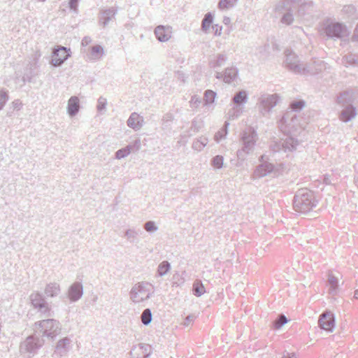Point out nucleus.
Masks as SVG:
<instances>
[{
  "label": "nucleus",
  "instance_id": "11",
  "mask_svg": "<svg viewBox=\"0 0 358 358\" xmlns=\"http://www.w3.org/2000/svg\"><path fill=\"white\" fill-rule=\"evenodd\" d=\"M71 340L69 337L59 339L56 343L52 357L62 358L66 356L71 349Z\"/></svg>",
  "mask_w": 358,
  "mask_h": 358
},
{
  "label": "nucleus",
  "instance_id": "56",
  "mask_svg": "<svg viewBox=\"0 0 358 358\" xmlns=\"http://www.w3.org/2000/svg\"><path fill=\"white\" fill-rule=\"evenodd\" d=\"M79 0H69V6L71 10L77 11Z\"/></svg>",
  "mask_w": 358,
  "mask_h": 358
},
{
  "label": "nucleus",
  "instance_id": "22",
  "mask_svg": "<svg viewBox=\"0 0 358 358\" xmlns=\"http://www.w3.org/2000/svg\"><path fill=\"white\" fill-rule=\"evenodd\" d=\"M169 27L163 25L157 26L155 29L156 38L161 42H166L171 38V30Z\"/></svg>",
  "mask_w": 358,
  "mask_h": 358
},
{
  "label": "nucleus",
  "instance_id": "43",
  "mask_svg": "<svg viewBox=\"0 0 358 358\" xmlns=\"http://www.w3.org/2000/svg\"><path fill=\"white\" fill-rule=\"evenodd\" d=\"M305 106V101L303 100L294 101L290 103V111H293V113H296L297 111H300Z\"/></svg>",
  "mask_w": 358,
  "mask_h": 358
},
{
  "label": "nucleus",
  "instance_id": "4",
  "mask_svg": "<svg viewBox=\"0 0 358 358\" xmlns=\"http://www.w3.org/2000/svg\"><path fill=\"white\" fill-rule=\"evenodd\" d=\"M34 331H37V334L41 338L47 337L54 340L62 331L60 322L55 319L48 318L37 321L34 323Z\"/></svg>",
  "mask_w": 358,
  "mask_h": 358
},
{
  "label": "nucleus",
  "instance_id": "44",
  "mask_svg": "<svg viewBox=\"0 0 358 358\" xmlns=\"http://www.w3.org/2000/svg\"><path fill=\"white\" fill-rule=\"evenodd\" d=\"M224 157L222 155H216L211 159V165L215 169H221L223 166Z\"/></svg>",
  "mask_w": 358,
  "mask_h": 358
},
{
  "label": "nucleus",
  "instance_id": "41",
  "mask_svg": "<svg viewBox=\"0 0 358 358\" xmlns=\"http://www.w3.org/2000/svg\"><path fill=\"white\" fill-rule=\"evenodd\" d=\"M131 145H127L124 148L118 150L115 152V158L120 159L127 157L131 152Z\"/></svg>",
  "mask_w": 358,
  "mask_h": 358
},
{
  "label": "nucleus",
  "instance_id": "62",
  "mask_svg": "<svg viewBox=\"0 0 358 358\" xmlns=\"http://www.w3.org/2000/svg\"><path fill=\"white\" fill-rule=\"evenodd\" d=\"M222 137H223L222 134L219 131V132L215 134V140L217 142H219L221 140V138H222Z\"/></svg>",
  "mask_w": 358,
  "mask_h": 358
},
{
  "label": "nucleus",
  "instance_id": "6",
  "mask_svg": "<svg viewBox=\"0 0 358 358\" xmlns=\"http://www.w3.org/2000/svg\"><path fill=\"white\" fill-rule=\"evenodd\" d=\"M321 32L328 38L336 40L345 36L348 29L344 24L327 19L321 24Z\"/></svg>",
  "mask_w": 358,
  "mask_h": 358
},
{
  "label": "nucleus",
  "instance_id": "55",
  "mask_svg": "<svg viewBox=\"0 0 358 358\" xmlns=\"http://www.w3.org/2000/svg\"><path fill=\"white\" fill-rule=\"evenodd\" d=\"M192 148L197 151H201L204 148V146L196 139L192 143Z\"/></svg>",
  "mask_w": 358,
  "mask_h": 358
},
{
  "label": "nucleus",
  "instance_id": "7",
  "mask_svg": "<svg viewBox=\"0 0 358 358\" xmlns=\"http://www.w3.org/2000/svg\"><path fill=\"white\" fill-rule=\"evenodd\" d=\"M151 287L152 285L147 282L135 284L129 292L130 299L135 303H139L149 299L153 293Z\"/></svg>",
  "mask_w": 358,
  "mask_h": 358
},
{
  "label": "nucleus",
  "instance_id": "30",
  "mask_svg": "<svg viewBox=\"0 0 358 358\" xmlns=\"http://www.w3.org/2000/svg\"><path fill=\"white\" fill-rule=\"evenodd\" d=\"M206 292L205 287L200 280H196L192 285V293L194 296L199 297Z\"/></svg>",
  "mask_w": 358,
  "mask_h": 358
},
{
  "label": "nucleus",
  "instance_id": "60",
  "mask_svg": "<svg viewBox=\"0 0 358 358\" xmlns=\"http://www.w3.org/2000/svg\"><path fill=\"white\" fill-rule=\"evenodd\" d=\"M213 29L215 30V35L220 36L222 34V27H219L217 24L213 26Z\"/></svg>",
  "mask_w": 358,
  "mask_h": 358
},
{
  "label": "nucleus",
  "instance_id": "28",
  "mask_svg": "<svg viewBox=\"0 0 358 358\" xmlns=\"http://www.w3.org/2000/svg\"><path fill=\"white\" fill-rule=\"evenodd\" d=\"M103 55V48L100 45H96L90 48L89 58L91 60H99Z\"/></svg>",
  "mask_w": 358,
  "mask_h": 358
},
{
  "label": "nucleus",
  "instance_id": "58",
  "mask_svg": "<svg viewBox=\"0 0 358 358\" xmlns=\"http://www.w3.org/2000/svg\"><path fill=\"white\" fill-rule=\"evenodd\" d=\"M194 319V315H188L184 322H183V325L185 326V327H188L190 325V324L193 322Z\"/></svg>",
  "mask_w": 358,
  "mask_h": 358
},
{
  "label": "nucleus",
  "instance_id": "51",
  "mask_svg": "<svg viewBox=\"0 0 358 358\" xmlns=\"http://www.w3.org/2000/svg\"><path fill=\"white\" fill-rule=\"evenodd\" d=\"M107 103V101L105 98L101 96L98 99V103H97V110L99 111H101L102 110L105 109Z\"/></svg>",
  "mask_w": 358,
  "mask_h": 358
},
{
  "label": "nucleus",
  "instance_id": "19",
  "mask_svg": "<svg viewBox=\"0 0 358 358\" xmlns=\"http://www.w3.org/2000/svg\"><path fill=\"white\" fill-rule=\"evenodd\" d=\"M273 170L274 165L270 162H265L256 167L254 174L257 178H262L273 172Z\"/></svg>",
  "mask_w": 358,
  "mask_h": 358
},
{
  "label": "nucleus",
  "instance_id": "20",
  "mask_svg": "<svg viewBox=\"0 0 358 358\" xmlns=\"http://www.w3.org/2000/svg\"><path fill=\"white\" fill-rule=\"evenodd\" d=\"M343 109L341 112L339 118L344 122H348L355 118L357 115V109L353 104L343 107Z\"/></svg>",
  "mask_w": 358,
  "mask_h": 358
},
{
  "label": "nucleus",
  "instance_id": "64",
  "mask_svg": "<svg viewBox=\"0 0 358 358\" xmlns=\"http://www.w3.org/2000/svg\"><path fill=\"white\" fill-rule=\"evenodd\" d=\"M223 22L225 24H229L231 22V19L229 17H224L223 19Z\"/></svg>",
  "mask_w": 358,
  "mask_h": 358
},
{
  "label": "nucleus",
  "instance_id": "18",
  "mask_svg": "<svg viewBox=\"0 0 358 358\" xmlns=\"http://www.w3.org/2000/svg\"><path fill=\"white\" fill-rule=\"evenodd\" d=\"M143 117L137 113H132L127 121V126L135 131H138L143 126Z\"/></svg>",
  "mask_w": 358,
  "mask_h": 358
},
{
  "label": "nucleus",
  "instance_id": "35",
  "mask_svg": "<svg viewBox=\"0 0 358 358\" xmlns=\"http://www.w3.org/2000/svg\"><path fill=\"white\" fill-rule=\"evenodd\" d=\"M69 50L66 47H59L54 51L53 54L65 62L70 56Z\"/></svg>",
  "mask_w": 358,
  "mask_h": 358
},
{
  "label": "nucleus",
  "instance_id": "50",
  "mask_svg": "<svg viewBox=\"0 0 358 358\" xmlns=\"http://www.w3.org/2000/svg\"><path fill=\"white\" fill-rule=\"evenodd\" d=\"M64 61L59 58L57 56H56L55 54H53L52 58L51 59V64L54 66H60L62 64H64Z\"/></svg>",
  "mask_w": 358,
  "mask_h": 358
},
{
  "label": "nucleus",
  "instance_id": "14",
  "mask_svg": "<svg viewBox=\"0 0 358 358\" xmlns=\"http://www.w3.org/2000/svg\"><path fill=\"white\" fill-rule=\"evenodd\" d=\"M318 323L321 329L332 331L335 327V319L333 314L327 312L320 315Z\"/></svg>",
  "mask_w": 358,
  "mask_h": 358
},
{
  "label": "nucleus",
  "instance_id": "33",
  "mask_svg": "<svg viewBox=\"0 0 358 358\" xmlns=\"http://www.w3.org/2000/svg\"><path fill=\"white\" fill-rule=\"evenodd\" d=\"M37 310L44 317H50L54 315V312L52 310L48 302L41 306L39 308H37Z\"/></svg>",
  "mask_w": 358,
  "mask_h": 358
},
{
  "label": "nucleus",
  "instance_id": "47",
  "mask_svg": "<svg viewBox=\"0 0 358 358\" xmlns=\"http://www.w3.org/2000/svg\"><path fill=\"white\" fill-rule=\"evenodd\" d=\"M8 99V92L3 90H0V110L3 108Z\"/></svg>",
  "mask_w": 358,
  "mask_h": 358
},
{
  "label": "nucleus",
  "instance_id": "16",
  "mask_svg": "<svg viewBox=\"0 0 358 358\" xmlns=\"http://www.w3.org/2000/svg\"><path fill=\"white\" fill-rule=\"evenodd\" d=\"M355 101L354 92L350 90H345L340 92L336 97V103L341 107L352 104Z\"/></svg>",
  "mask_w": 358,
  "mask_h": 358
},
{
  "label": "nucleus",
  "instance_id": "23",
  "mask_svg": "<svg viewBox=\"0 0 358 358\" xmlns=\"http://www.w3.org/2000/svg\"><path fill=\"white\" fill-rule=\"evenodd\" d=\"M61 292L59 284L57 282H50L46 285L44 293L47 297H57Z\"/></svg>",
  "mask_w": 358,
  "mask_h": 358
},
{
  "label": "nucleus",
  "instance_id": "59",
  "mask_svg": "<svg viewBox=\"0 0 358 358\" xmlns=\"http://www.w3.org/2000/svg\"><path fill=\"white\" fill-rule=\"evenodd\" d=\"M92 42V39L90 36H85L81 41L83 46H87Z\"/></svg>",
  "mask_w": 358,
  "mask_h": 358
},
{
  "label": "nucleus",
  "instance_id": "12",
  "mask_svg": "<svg viewBox=\"0 0 358 358\" xmlns=\"http://www.w3.org/2000/svg\"><path fill=\"white\" fill-rule=\"evenodd\" d=\"M324 62L321 60L310 63H302L300 75H315L319 73L324 69Z\"/></svg>",
  "mask_w": 358,
  "mask_h": 358
},
{
  "label": "nucleus",
  "instance_id": "45",
  "mask_svg": "<svg viewBox=\"0 0 358 358\" xmlns=\"http://www.w3.org/2000/svg\"><path fill=\"white\" fill-rule=\"evenodd\" d=\"M343 62L345 65H355L357 63V57L352 54H349L343 57Z\"/></svg>",
  "mask_w": 358,
  "mask_h": 358
},
{
  "label": "nucleus",
  "instance_id": "36",
  "mask_svg": "<svg viewBox=\"0 0 358 358\" xmlns=\"http://www.w3.org/2000/svg\"><path fill=\"white\" fill-rule=\"evenodd\" d=\"M216 97V92L213 90H207L204 92L203 101L204 105L213 103Z\"/></svg>",
  "mask_w": 358,
  "mask_h": 358
},
{
  "label": "nucleus",
  "instance_id": "10",
  "mask_svg": "<svg viewBox=\"0 0 358 358\" xmlns=\"http://www.w3.org/2000/svg\"><path fill=\"white\" fill-rule=\"evenodd\" d=\"M293 6L297 8L299 17L311 15L315 10V3L312 0H289Z\"/></svg>",
  "mask_w": 358,
  "mask_h": 358
},
{
  "label": "nucleus",
  "instance_id": "48",
  "mask_svg": "<svg viewBox=\"0 0 358 358\" xmlns=\"http://www.w3.org/2000/svg\"><path fill=\"white\" fill-rule=\"evenodd\" d=\"M328 282L331 285V292L335 291L338 287V279L333 275H329Z\"/></svg>",
  "mask_w": 358,
  "mask_h": 358
},
{
  "label": "nucleus",
  "instance_id": "39",
  "mask_svg": "<svg viewBox=\"0 0 358 358\" xmlns=\"http://www.w3.org/2000/svg\"><path fill=\"white\" fill-rule=\"evenodd\" d=\"M238 0H220L218 3L219 8L228 9L234 7Z\"/></svg>",
  "mask_w": 358,
  "mask_h": 358
},
{
  "label": "nucleus",
  "instance_id": "13",
  "mask_svg": "<svg viewBox=\"0 0 358 358\" xmlns=\"http://www.w3.org/2000/svg\"><path fill=\"white\" fill-rule=\"evenodd\" d=\"M151 352V345L145 343H138L133 346L130 351V355L131 358H148Z\"/></svg>",
  "mask_w": 358,
  "mask_h": 358
},
{
  "label": "nucleus",
  "instance_id": "63",
  "mask_svg": "<svg viewBox=\"0 0 358 358\" xmlns=\"http://www.w3.org/2000/svg\"><path fill=\"white\" fill-rule=\"evenodd\" d=\"M282 358H296L294 354H289L284 355Z\"/></svg>",
  "mask_w": 358,
  "mask_h": 358
},
{
  "label": "nucleus",
  "instance_id": "46",
  "mask_svg": "<svg viewBox=\"0 0 358 358\" xmlns=\"http://www.w3.org/2000/svg\"><path fill=\"white\" fill-rule=\"evenodd\" d=\"M143 229L148 233H153L158 230V227L154 221H148L143 225Z\"/></svg>",
  "mask_w": 358,
  "mask_h": 358
},
{
  "label": "nucleus",
  "instance_id": "8",
  "mask_svg": "<svg viewBox=\"0 0 358 358\" xmlns=\"http://www.w3.org/2000/svg\"><path fill=\"white\" fill-rule=\"evenodd\" d=\"M284 55L285 59L283 62V64L286 69L296 74L303 73V71H301L303 62H301L296 53L290 49H286L284 52Z\"/></svg>",
  "mask_w": 358,
  "mask_h": 358
},
{
  "label": "nucleus",
  "instance_id": "34",
  "mask_svg": "<svg viewBox=\"0 0 358 358\" xmlns=\"http://www.w3.org/2000/svg\"><path fill=\"white\" fill-rule=\"evenodd\" d=\"M141 320L142 323L145 326L150 324L152 320V315L150 308H146L142 312Z\"/></svg>",
  "mask_w": 358,
  "mask_h": 358
},
{
  "label": "nucleus",
  "instance_id": "40",
  "mask_svg": "<svg viewBox=\"0 0 358 358\" xmlns=\"http://www.w3.org/2000/svg\"><path fill=\"white\" fill-rule=\"evenodd\" d=\"M243 113V110L241 108L234 106L231 109H230L227 113L228 118L230 120H235L238 118Z\"/></svg>",
  "mask_w": 358,
  "mask_h": 358
},
{
  "label": "nucleus",
  "instance_id": "25",
  "mask_svg": "<svg viewBox=\"0 0 358 358\" xmlns=\"http://www.w3.org/2000/svg\"><path fill=\"white\" fill-rule=\"evenodd\" d=\"M248 99V93L245 90H241L236 92L232 98L234 106L241 108L247 103Z\"/></svg>",
  "mask_w": 358,
  "mask_h": 358
},
{
  "label": "nucleus",
  "instance_id": "57",
  "mask_svg": "<svg viewBox=\"0 0 358 358\" xmlns=\"http://www.w3.org/2000/svg\"><path fill=\"white\" fill-rule=\"evenodd\" d=\"M12 106L13 109L19 110L22 108V103L19 99H15L12 102Z\"/></svg>",
  "mask_w": 358,
  "mask_h": 358
},
{
  "label": "nucleus",
  "instance_id": "38",
  "mask_svg": "<svg viewBox=\"0 0 358 358\" xmlns=\"http://www.w3.org/2000/svg\"><path fill=\"white\" fill-rule=\"evenodd\" d=\"M280 22L286 25H290L294 22V15L290 8L287 9V13L282 15Z\"/></svg>",
  "mask_w": 358,
  "mask_h": 358
},
{
  "label": "nucleus",
  "instance_id": "52",
  "mask_svg": "<svg viewBox=\"0 0 358 358\" xmlns=\"http://www.w3.org/2000/svg\"><path fill=\"white\" fill-rule=\"evenodd\" d=\"M189 103L191 106L197 108L201 103V99L196 95H194L192 96Z\"/></svg>",
  "mask_w": 358,
  "mask_h": 358
},
{
  "label": "nucleus",
  "instance_id": "31",
  "mask_svg": "<svg viewBox=\"0 0 358 358\" xmlns=\"http://www.w3.org/2000/svg\"><path fill=\"white\" fill-rule=\"evenodd\" d=\"M174 120L173 115L170 113H166L164 115L162 119V127L163 129H169L171 127L172 122Z\"/></svg>",
  "mask_w": 358,
  "mask_h": 358
},
{
  "label": "nucleus",
  "instance_id": "53",
  "mask_svg": "<svg viewBox=\"0 0 358 358\" xmlns=\"http://www.w3.org/2000/svg\"><path fill=\"white\" fill-rule=\"evenodd\" d=\"M201 127V123L199 122H198L197 120H194L192 122L190 129L192 131H193L194 133H196L200 130Z\"/></svg>",
  "mask_w": 358,
  "mask_h": 358
},
{
  "label": "nucleus",
  "instance_id": "26",
  "mask_svg": "<svg viewBox=\"0 0 358 358\" xmlns=\"http://www.w3.org/2000/svg\"><path fill=\"white\" fill-rule=\"evenodd\" d=\"M30 301L31 305L35 309L39 308L41 306L47 302L42 294L38 292H33L31 294Z\"/></svg>",
  "mask_w": 358,
  "mask_h": 358
},
{
  "label": "nucleus",
  "instance_id": "49",
  "mask_svg": "<svg viewBox=\"0 0 358 358\" xmlns=\"http://www.w3.org/2000/svg\"><path fill=\"white\" fill-rule=\"evenodd\" d=\"M34 77V73L32 71V69L31 68H29L28 70H27V72L25 73L23 76H22V81L25 83L27 82L28 83H31V80Z\"/></svg>",
  "mask_w": 358,
  "mask_h": 358
},
{
  "label": "nucleus",
  "instance_id": "1",
  "mask_svg": "<svg viewBox=\"0 0 358 358\" xmlns=\"http://www.w3.org/2000/svg\"><path fill=\"white\" fill-rule=\"evenodd\" d=\"M279 129L282 132L288 134L285 138L273 141L270 148L273 152H290L296 150L301 145V141L294 136L300 128L297 115L293 111H287L279 122Z\"/></svg>",
  "mask_w": 358,
  "mask_h": 358
},
{
  "label": "nucleus",
  "instance_id": "2",
  "mask_svg": "<svg viewBox=\"0 0 358 358\" xmlns=\"http://www.w3.org/2000/svg\"><path fill=\"white\" fill-rule=\"evenodd\" d=\"M313 193L307 189H299L294 198L293 207L295 211L306 214L317 206Z\"/></svg>",
  "mask_w": 358,
  "mask_h": 358
},
{
  "label": "nucleus",
  "instance_id": "9",
  "mask_svg": "<svg viewBox=\"0 0 358 358\" xmlns=\"http://www.w3.org/2000/svg\"><path fill=\"white\" fill-rule=\"evenodd\" d=\"M278 98L276 94L262 95L258 100L260 113L264 115L268 113L270 110L277 105Z\"/></svg>",
  "mask_w": 358,
  "mask_h": 358
},
{
  "label": "nucleus",
  "instance_id": "37",
  "mask_svg": "<svg viewBox=\"0 0 358 358\" xmlns=\"http://www.w3.org/2000/svg\"><path fill=\"white\" fill-rule=\"evenodd\" d=\"M171 265L170 263L167 261H164L159 264L157 268V273L159 276H163L166 275L170 270Z\"/></svg>",
  "mask_w": 358,
  "mask_h": 358
},
{
  "label": "nucleus",
  "instance_id": "32",
  "mask_svg": "<svg viewBox=\"0 0 358 358\" xmlns=\"http://www.w3.org/2000/svg\"><path fill=\"white\" fill-rule=\"evenodd\" d=\"M213 15L211 13H207L203 19L202 20L201 29L203 31L207 32L210 28V24L213 23Z\"/></svg>",
  "mask_w": 358,
  "mask_h": 358
},
{
  "label": "nucleus",
  "instance_id": "54",
  "mask_svg": "<svg viewBox=\"0 0 358 358\" xmlns=\"http://www.w3.org/2000/svg\"><path fill=\"white\" fill-rule=\"evenodd\" d=\"M290 3V1L289 0H285L283 1H281L279 3H278L276 6H275V10L276 11H280L282 10L285 6L288 3Z\"/></svg>",
  "mask_w": 358,
  "mask_h": 358
},
{
  "label": "nucleus",
  "instance_id": "3",
  "mask_svg": "<svg viewBox=\"0 0 358 358\" xmlns=\"http://www.w3.org/2000/svg\"><path fill=\"white\" fill-rule=\"evenodd\" d=\"M37 331L21 341L19 352L24 358H33L44 345L45 340L37 334Z\"/></svg>",
  "mask_w": 358,
  "mask_h": 358
},
{
  "label": "nucleus",
  "instance_id": "21",
  "mask_svg": "<svg viewBox=\"0 0 358 358\" xmlns=\"http://www.w3.org/2000/svg\"><path fill=\"white\" fill-rule=\"evenodd\" d=\"M117 10L113 8H110L108 9L104 10L101 12L99 15V24H102L103 27H105L110 21H112L115 19Z\"/></svg>",
  "mask_w": 358,
  "mask_h": 358
},
{
  "label": "nucleus",
  "instance_id": "17",
  "mask_svg": "<svg viewBox=\"0 0 358 358\" xmlns=\"http://www.w3.org/2000/svg\"><path fill=\"white\" fill-rule=\"evenodd\" d=\"M238 76V70L235 67L227 68L224 73L216 72L215 78L217 79L222 78L224 82L228 84L231 83Z\"/></svg>",
  "mask_w": 358,
  "mask_h": 358
},
{
  "label": "nucleus",
  "instance_id": "15",
  "mask_svg": "<svg viewBox=\"0 0 358 358\" xmlns=\"http://www.w3.org/2000/svg\"><path fill=\"white\" fill-rule=\"evenodd\" d=\"M68 297L71 302L78 301L83 294V287L81 282H73L68 289Z\"/></svg>",
  "mask_w": 358,
  "mask_h": 358
},
{
  "label": "nucleus",
  "instance_id": "5",
  "mask_svg": "<svg viewBox=\"0 0 358 358\" xmlns=\"http://www.w3.org/2000/svg\"><path fill=\"white\" fill-rule=\"evenodd\" d=\"M257 139V131L253 127H249L243 130L240 138L241 148L237 151L238 158L243 160L247 155L252 152Z\"/></svg>",
  "mask_w": 358,
  "mask_h": 358
},
{
  "label": "nucleus",
  "instance_id": "24",
  "mask_svg": "<svg viewBox=\"0 0 358 358\" xmlns=\"http://www.w3.org/2000/svg\"><path fill=\"white\" fill-rule=\"evenodd\" d=\"M80 104H79V99L76 96H71L68 101V113L70 116H75L79 111Z\"/></svg>",
  "mask_w": 358,
  "mask_h": 358
},
{
  "label": "nucleus",
  "instance_id": "42",
  "mask_svg": "<svg viewBox=\"0 0 358 358\" xmlns=\"http://www.w3.org/2000/svg\"><path fill=\"white\" fill-rule=\"evenodd\" d=\"M288 322V320L284 315H279L273 322V327L276 329H280Z\"/></svg>",
  "mask_w": 358,
  "mask_h": 358
},
{
  "label": "nucleus",
  "instance_id": "61",
  "mask_svg": "<svg viewBox=\"0 0 358 358\" xmlns=\"http://www.w3.org/2000/svg\"><path fill=\"white\" fill-rule=\"evenodd\" d=\"M204 147L208 143V139L205 136H201L197 139Z\"/></svg>",
  "mask_w": 358,
  "mask_h": 358
},
{
  "label": "nucleus",
  "instance_id": "27",
  "mask_svg": "<svg viewBox=\"0 0 358 358\" xmlns=\"http://www.w3.org/2000/svg\"><path fill=\"white\" fill-rule=\"evenodd\" d=\"M142 234L141 229H129L124 233V237L131 243H137L139 242V236Z\"/></svg>",
  "mask_w": 358,
  "mask_h": 358
},
{
  "label": "nucleus",
  "instance_id": "29",
  "mask_svg": "<svg viewBox=\"0 0 358 358\" xmlns=\"http://www.w3.org/2000/svg\"><path fill=\"white\" fill-rule=\"evenodd\" d=\"M227 61V56L226 54H218L215 59L210 60L209 64L213 69H218L225 64Z\"/></svg>",
  "mask_w": 358,
  "mask_h": 358
}]
</instances>
